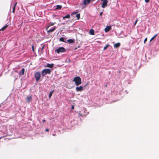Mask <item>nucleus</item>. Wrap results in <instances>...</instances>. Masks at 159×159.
<instances>
[{"instance_id": "obj_1", "label": "nucleus", "mask_w": 159, "mask_h": 159, "mask_svg": "<svg viewBox=\"0 0 159 159\" xmlns=\"http://www.w3.org/2000/svg\"><path fill=\"white\" fill-rule=\"evenodd\" d=\"M73 81L75 82V84L76 86H78L81 84V79L79 76L74 77Z\"/></svg>"}, {"instance_id": "obj_2", "label": "nucleus", "mask_w": 159, "mask_h": 159, "mask_svg": "<svg viewBox=\"0 0 159 159\" xmlns=\"http://www.w3.org/2000/svg\"><path fill=\"white\" fill-rule=\"evenodd\" d=\"M51 72L50 69H43L41 72L42 75L44 76L47 74H50Z\"/></svg>"}, {"instance_id": "obj_3", "label": "nucleus", "mask_w": 159, "mask_h": 159, "mask_svg": "<svg viewBox=\"0 0 159 159\" xmlns=\"http://www.w3.org/2000/svg\"><path fill=\"white\" fill-rule=\"evenodd\" d=\"M36 81L38 82L40 80L41 77V74L39 72H36L34 75Z\"/></svg>"}, {"instance_id": "obj_4", "label": "nucleus", "mask_w": 159, "mask_h": 159, "mask_svg": "<svg viewBox=\"0 0 159 159\" xmlns=\"http://www.w3.org/2000/svg\"><path fill=\"white\" fill-rule=\"evenodd\" d=\"M66 51V50L64 48L62 47H59L58 48L56 49V51L58 53H59L60 52H65Z\"/></svg>"}, {"instance_id": "obj_5", "label": "nucleus", "mask_w": 159, "mask_h": 159, "mask_svg": "<svg viewBox=\"0 0 159 159\" xmlns=\"http://www.w3.org/2000/svg\"><path fill=\"white\" fill-rule=\"evenodd\" d=\"M102 2V7L103 8H104L107 6V0H101Z\"/></svg>"}, {"instance_id": "obj_6", "label": "nucleus", "mask_w": 159, "mask_h": 159, "mask_svg": "<svg viewBox=\"0 0 159 159\" xmlns=\"http://www.w3.org/2000/svg\"><path fill=\"white\" fill-rule=\"evenodd\" d=\"M75 89L76 91L77 92L81 91L83 89V87L82 86H80L79 87H77Z\"/></svg>"}, {"instance_id": "obj_7", "label": "nucleus", "mask_w": 159, "mask_h": 159, "mask_svg": "<svg viewBox=\"0 0 159 159\" xmlns=\"http://www.w3.org/2000/svg\"><path fill=\"white\" fill-rule=\"evenodd\" d=\"M32 99V97L30 96H27L26 98V102L28 103H29L30 102Z\"/></svg>"}, {"instance_id": "obj_8", "label": "nucleus", "mask_w": 159, "mask_h": 159, "mask_svg": "<svg viewBox=\"0 0 159 159\" xmlns=\"http://www.w3.org/2000/svg\"><path fill=\"white\" fill-rule=\"evenodd\" d=\"M56 29V26L54 27L52 29H50L48 30H47V32L48 34H49L50 32H52L54 31Z\"/></svg>"}, {"instance_id": "obj_9", "label": "nucleus", "mask_w": 159, "mask_h": 159, "mask_svg": "<svg viewBox=\"0 0 159 159\" xmlns=\"http://www.w3.org/2000/svg\"><path fill=\"white\" fill-rule=\"evenodd\" d=\"M91 0H84L83 1V4L85 5H87L90 2Z\"/></svg>"}, {"instance_id": "obj_10", "label": "nucleus", "mask_w": 159, "mask_h": 159, "mask_svg": "<svg viewBox=\"0 0 159 159\" xmlns=\"http://www.w3.org/2000/svg\"><path fill=\"white\" fill-rule=\"evenodd\" d=\"M111 29V27L110 26H107L105 29V31L106 32H108Z\"/></svg>"}, {"instance_id": "obj_11", "label": "nucleus", "mask_w": 159, "mask_h": 159, "mask_svg": "<svg viewBox=\"0 0 159 159\" xmlns=\"http://www.w3.org/2000/svg\"><path fill=\"white\" fill-rule=\"evenodd\" d=\"M25 72V69L24 68H22L20 71V72L19 75H24Z\"/></svg>"}, {"instance_id": "obj_12", "label": "nucleus", "mask_w": 159, "mask_h": 159, "mask_svg": "<svg viewBox=\"0 0 159 159\" xmlns=\"http://www.w3.org/2000/svg\"><path fill=\"white\" fill-rule=\"evenodd\" d=\"M66 39L64 37H62L60 38L59 40L60 41L65 42L66 41Z\"/></svg>"}, {"instance_id": "obj_13", "label": "nucleus", "mask_w": 159, "mask_h": 159, "mask_svg": "<svg viewBox=\"0 0 159 159\" xmlns=\"http://www.w3.org/2000/svg\"><path fill=\"white\" fill-rule=\"evenodd\" d=\"M120 45V44L119 43H118L115 44L114 45V47L116 48H117L119 47Z\"/></svg>"}, {"instance_id": "obj_14", "label": "nucleus", "mask_w": 159, "mask_h": 159, "mask_svg": "<svg viewBox=\"0 0 159 159\" xmlns=\"http://www.w3.org/2000/svg\"><path fill=\"white\" fill-rule=\"evenodd\" d=\"M56 7L55 8L56 10H58L59 9H61L62 7V6L61 5H57L56 6Z\"/></svg>"}, {"instance_id": "obj_15", "label": "nucleus", "mask_w": 159, "mask_h": 159, "mask_svg": "<svg viewBox=\"0 0 159 159\" xmlns=\"http://www.w3.org/2000/svg\"><path fill=\"white\" fill-rule=\"evenodd\" d=\"M89 34L91 35H94V31L93 29L90 30L89 31Z\"/></svg>"}, {"instance_id": "obj_16", "label": "nucleus", "mask_w": 159, "mask_h": 159, "mask_svg": "<svg viewBox=\"0 0 159 159\" xmlns=\"http://www.w3.org/2000/svg\"><path fill=\"white\" fill-rule=\"evenodd\" d=\"M8 26V25H6L5 26L2 27L1 29V30L3 31L5 30Z\"/></svg>"}, {"instance_id": "obj_17", "label": "nucleus", "mask_w": 159, "mask_h": 159, "mask_svg": "<svg viewBox=\"0 0 159 159\" xmlns=\"http://www.w3.org/2000/svg\"><path fill=\"white\" fill-rule=\"evenodd\" d=\"M53 65H54L53 64H49L48 63L47 64V66L48 67L51 68L53 67Z\"/></svg>"}, {"instance_id": "obj_18", "label": "nucleus", "mask_w": 159, "mask_h": 159, "mask_svg": "<svg viewBox=\"0 0 159 159\" xmlns=\"http://www.w3.org/2000/svg\"><path fill=\"white\" fill-rule=\"evenodd\" d=\"M16 4H17V2L15 3L14 4L13 7L12 12L13 13H14L15 12V7H16Z\"/></svg>"}, {"instance_id": "obj_19", "label": "nucleus", "mask_w": 159, "mask_h": 159, "mask_svg": "<svg viewBox=\"0 0 159 159\" xmlns=\"http://www.w3.org/2000/svg\"><path fill=\"white\" fill-rule=\"evenodd\" d=\"M70 18V15L69 14H68L66 16L63 17V19H64L65 18Z\"/></svg>"}, {"instance_id": "obj_20", "label": "nucleus", "mask_w": 159, "mask_h": 159, "mask_svg": "<svg viewBox=\"0 0 159 159\" xmlns=\"http://www.w3.org/2000/svg\"><path fill=\"white\" fill-rule=\"evenodd\" d=\"M54 23H52L50 22V25L48 26L46 28V30H47L48 28H49L51 26H52V25H54Z\"/></svg>"}, {"instance_id": "obj_21", "label": "nucleus", "mask_w": 159, "mask_h": 159, "mask_svg": "<svg viewBox=\"0 0 159 159\" xmlns=\"http://www.w3.org/2000/svg\"><path fill=\"white\" fill-rule=\"evenodd\" d=\"M69 43H73L74 42V40L73 39H69L67 41Z\"/></svg>"}, {"instance_id": "obj_22", "label": "nucleus", "mask_w": 159, "mask_h": 159, "mask_svg": "<svg viewBox=\"0 0 159 159\" xmlns=\"http://www.w3.org/2000/svg\"><path fill=\"white\" fill-rule=\"evenodd\" d=\"M53 92V90H52V91H51L49 94V95H48V97L49 98H50L51 96H52V93Z\"/></svg>"}, {"instance_id": "obj_23", "label": "nucleus", "mask_w": 159, "mask_h": 159, "mask_svg": "<svg viewBox=\"0 0 159 159\" xmlns=\"http://www.w3.org/2000/svg\"><path fill=\"white\" fill-rule=\"evenodd\" d=\"M110 46L109 44H107L103 48V50H105L107 48Z\"/></svg>"}, {"instance_id": "obj_24", "label": "nucleus", "mask_w": 159, "mask_h": 159, "mask_svg": "<svg viewBox=\"0 0 159 159\" xmlns=\"http://www.w3.org/2000/svg\"><path fill=\"white\" fill-rule=\"evenodd\" d=\"M76 17L77 18L78 20H79L80 18V14H77L76 16Z\"/></svg>"}, {"instance_id": "obj_25", "label": "nucleus", "mask_w": 159, "mask_h": 159, "mask_svg": "<svg viewBox=\"0 0 159 159\" xmlns=\"http://www.w3.org/2000/svg\"><path fill=\"white\" fill-rule=\"evenodd\" d=\"M44 45H43L41 48V51L44 49Z\"/></svg>"}, {"instance_id": "obj_26", "label": "nucleus", "mask_w": 159, "mask_h": 159, "mask_svg": "<svg viewBox=\"0 0 159 159\" xmlns=\"http://www.w3.org/2000/svg\"><path fill=\"white\" fill-rule=\"evenodd\" d=\"M32 48L33 51L34 52V46L33 45L32 46Z\"/></svg>"}, {"instance_id": "obj_27", "label": "nucleus", "mask_w": 159, "mask_h": 159, "mask_svg": "<svg viewBox=\"0 0 159 159\" xmlns=\"http://www.w3.org/2000/svg\"><path fill=\"white\" fill-rule=\"evenodd\" d=\"M145 2L146 3L149 2V0H145Z\"/></svg>"}, {"instance_id": "obj_28", "label": "nucleus", "mask_w": 159, "mask_h": 159, "mask_svg": "<svg viewBox=\"0 0 159 159\" xmlns=\"http://www.w3.org/2000/svg\"><path fill=\"white\" fill-rule=\"evenodd\" d=\"M154 39V38L153 37H152L151 39L150 40V41H151L153 39Z\"/></svg>"}, {"instance_id": "obj_29", "label": "nucleus", "mask_w": 159, "mask_h": 159, "mask_svg": "<svg viewBox=\"0 0 159 159\" xmlns=\"http://www.w3.org/2000/svg\"><path fill=\"white\" fill-rule=\"evenodd\" d=\"M71 107L72 109H74V106L73 105Z\"/></svg>"}, {"instance_id": "obj_30", "label": "nucleus", "mask_w": 159, "mask_h": 159, "mask_svg": "<svg viewBox=\"0 0 159 159\" xmlns=\"http://www.w3.org/2000/svg\"><path fill=\"white\" fill-rule=\"evenodd\" d=\"M147 38H146L144 40V43H145V42L146 41H147Z\"/></svg>"}, {"instance_id": "obj_31", "label": "nucleus", "mask_w": 159, "mask_h": 159, "mask_svg": "<svg viewBox=\"0 0 159 159\" xmlns=\"http://www.w3.org/2000/svg\"><path fill=\"white\" fill-rule=\"evenodd\" d=\"M157 34H155L154 36L153 37L154 38L157 36Z\"/></svg>"}, {"instance_id": "obj_32", "label": "nucleus", "mask_w": 159, "mask_h": 159, "mask_svg": "<svg viewBox=\"0 0 159 159\" xmlns=\"http://www.w3.org/2000/svg\"><path fill=\"white\" fill-rule=\"evenodd\" d=\"M45 131H47V132H48V131H49V129H45Z\"/></svg>"}, {"instance_id": "obj_33", "label": "nucleus", "mask_w": 159, "mask_h": 159, "mask_svg": "<svg viewBox=\"0 0 159 159\" xmlns=\"http://www.w3.org/2000/svg\"><path fill=\"white\" fill-rule=\"evenodd\" d=\"M102 12H101L100 13V15H102Z\"/></svg>"}, {"instance_id": "obj_34", "label": "nucleus", "mask_w": 159, "mask_h": 159, "mask_svg": "<svg viewBox=\"0 0 159 159\" xmlns=\"http://www.w3.org/2000/svg\"><path fill=\"white\" fill-rule=\"evenodd\" d=\"M42 121H43V122H44L45 121V120L43 119V120Z\"/></svg>"}, {"instance_id": "obj_35", "label": "nucleus", "mask_w": 159, "mask_h": 159, "mask_svg": "<svg viewBox=\"0 0 159 159\" xmlns=\"http://www.w3.org/2000/svg\"><path fill=\"white\" fill-rule=\"evenodd\" d=\"M137 20L135 22V23H134V24L135 25L136 23L137 22Z\"/></svg>"}, {"instance_id": "obj_36", "label": "nucleus", "mask_w": 159, "mask_h": 159, "mask_svg": "<svg viewBox=\"0 0 159 159\" xmlns=\"http://www.w3.org/2000/svg\"><path fill=\"white\" fill-rule=\"evenodd\" d=\"M52 135H53V136H55V134H52Z\"/></svg>"}, {"instance_id": "obj_37", "label": "nucleus", "mask_w": 159, "mask_h": 159, "mask_svg": "<svg viewBox=\"0 0 159 159\" xmlns=\"http://www.w3.org/2000/svg\"><path fill=\"white\" fill-rule=\"evenodd\" d=\"M105 87H107V85H105Z\"/></svg>"}, {"instance_id": "obj_38", "label": "nucleus", "mask_w": 159, "mask_h": 159, "mask_svg": "<svg viewBox=\"0 0 159 159\" xmlns=\"http://www.w3.org/2000/svg\"><path fill=\"white\" fill-rule=\"evenodd\" d=\"M76 13H77L76 12H75L74 13L76 14Z\"/></svg>"}, {"instance_id": "obj_39", "label": "nucleus", "mask_w": 159, "mask_h": 159, "mask_svg": "<svg viewBox=\"0 0 159 159\" xmlns=\"http://www.w3.org/2000/svg\"><path fill=\"white\" fill-rule=\"evenodd\" d=\"M15 71V72H17V71H16V70Z\"/></svg>"}, {"instance_id": "obj_40", "label": "nucleus", "mask_w": 159, "mask_h": 159, "mask_svg": "<svg viewBox=\"0 0 159 159\" xmlns=\"http://www.w3.org/2000/svg\"><path fill=\"white\" fill-rule=\"evenodd\" d=\"M79 115H80V116H81V115H80V113H79Z\"/></svg>"}, {"instance_id": "obj_41", "label": "nucleus", "mask_w": 159, "mask_h": 159, "mask_svg": "<svg viewBox=\"0 0 159 159\" xmlns=\"http://www.w3.org/2000/svg\"><path fill=\"white\" fill-rule=\"evenodd\" d=\"M1 138H2L1 137H0V139H1Z\"/></svg>"}, {"instance_id": "obj_42", "label": "nucleus", "mask_w": 159, "mask_h": 159, "mask_svg": "<svg viewBox=\"0 0 159 159\" xmlns=\"http://www.w3.org/2000/svg\"><path fill=\"white\" fill-rule=\"evenodd\" d=\"M1 107V105L0 104V107Z\"/></svg>"}, {"instance_id": "obj_43", "label": "nucleus", "mask_w": 159, "mask_h": 159, "mask_svg": "<svg viewBox=\"0 0 159 159\" xmlns=\"http://www.w3.org/2000/svg\"><path fill=\"white\" fill-rule=\"evenodd\" d=\"M1 31V29H0V31Z\"/></svg>"}]
</instances>
